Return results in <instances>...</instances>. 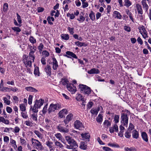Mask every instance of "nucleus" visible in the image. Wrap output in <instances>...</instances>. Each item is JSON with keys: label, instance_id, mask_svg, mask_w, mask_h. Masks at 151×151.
I'll return each instance as SVG.
<instances>
[{"label": "nucleus", "instance_id": "obj_1", "mask_svg": "<svg viewBox=\"0 0 151 151\" xmlns=\"http://www.w3.org/2000/svg\"><path fill=\"white\" fill-rule=\"evenodd\" d=\"M65 139L68 143L70 145H67V147L68 148L73 149L78 147L76 142L72 137L69 136H67L65 137Z\"/></svg>", "mask_w": 151, "mask_h": 151}, {"label": "nucleus", "instance_id": "obj_2", "mask_svg": "<svg viewBox=\"0 0 151 151\" xmlns=\"http://www.w3.org/2000/svg\"><path fill=\"white\" fill-rule=\"evenodd\" d=\"M78 87L81 93L88 95L91 93V88L86 85L81 84L79 85Z\"/></svg>", "mask_w": 151, "mask_h": 151}, {"label": "nucleus", "instance_id": "obj_3", "mask_svg": "<svg viewBox=\"0 0 151 151\" xmlns=\"http://www.w3.org/2000/svg\"><path fill=\"white\" fill-rule=\"evenodd\" d=\"M128 119L127 114V113L124 112L121 113V122L123 125L127 126L128 123Z\"/></svg>", "mask_w": 151, "mask_h": 151}, {"label": "nucleus", "instance_id": "obj_4", "mask_svg": "<svg viewBox=\"0 0 151 151\" xmlns=\"http://www.w3.org/2000/svg\"><path fill=\"white\" fill-rule=\"evenodd\" d=\"M59 106L56 104H51L47 109V113L49 114H51L52 112H54L55 110L58 109Z\"/></svg>", "mask_w": 151, "mask_h": 151}, {"label": "nucleus", "instance_id": "obj_5", "mask_svg": "<svg viewBox=\"0 0 151 151\" xmlns=\"http://www.w3.org/2000/svg\"><path fill=\"white\" fill-rule=\"evenodd\" d=\"M138 29L139 30V32L144 39H146L148 37L147 32L145 27L142 25L141 27H139Z\"/></svg>", "mask_w": 151, "mask_h": 151}, {"label": "nucleus", "instance_id": "obj_6", "mask_svg": "<svg viewBox=\"0 0 151 151\" xmlns=\"http://www.w3.org/2000/svg\"><path fill=\"white\" fill-rule=\"evenodd\" d=\"M31 140L32 144L35 146L36 148L38 147L40 149H42V146L40 142L34 138H32Z\"/></svg>", "mask_w": 151, "mask_h": 151}, {"label": "nucleus", "instance_id": "obj_7", "mask_svg": "<svg viewBox=\"0 0 151 151\" xmlns=\"http://www.w3.org/2000/svg\"><path fill=\"white\" fill-rule=\"evenodd\" d=\"M63 125L62 124H60L57 126V129L60 132L64 134L68 133L69 130L68 129L63 127Z\"/></svg>", "mask_w": 151, "mask_h": 151}, {"label": "nucleus", "instance_id": "obj_8", "mask_svg": "<svg viewBox=\"0 0 151 151\" xmlns=\"http://www.w3.org/2000/svg\"><path fill=\"white\" fill-rule=\"evenodd\" d=\"M75 127L78 129H81L84 128V126L81 121L79 120H76L74 122Z\"/></svg>", "mask_w": 151, "mask_h": 151}, {"label": "nucleus", "instance_id": "obj_9", "mask_svg": "<svg viewBox=\"0 0 151 151\" xmlns=\"http://www.w3.org/2000/svg\"><path fill=\"white\" fill-rule=\"evenodd\" d=\"M66 54L64 55V56L68 58H71V57L75 59L78 58V57L76 55L72 52L67 51L66 52Z\"/></svg>", "mask_w": 151, "mask_h": 151}, {"label": "nucleus", "instance_id": "obj_10", "mask_svg": "<svg viewBox=\"0 0 151 151\" xmlns=\"http://www.w3.org/2000/svg\"><path fill=\"white\" fill-rule=\"evenodd\" d=\"M36 47L35 46H34L33 48V49H34V50L33 51H30L29 54V59L32 60L33 62L34 61V60L35 58L34 53L35 52L36 50Z\"/></svg>", "mask_w": 151, "mask_h": 151}, {"label": "nucleus", "instance_id": "obj_11", "mask_svg": "<svg viewBox=\"0 0 151 151\" xmlns=\"http://www.w3.org/2000/svg\"><path fill=\"white\" fill-rule=\"evenodd\" d=\"M51 67L49 65H47L45 67L44 70L46 73L47 76H50L51 75Z\"/></svg>", "mask_w": 151, "mask_h": 151}, {"label": "nucleus", "instance_id": "obj_12", "mask_svg": "<svg viewBox=\"0 0 151 151\" xmlns=\"http://www.w3.org/2000/svg\"><path fill=\"white\" fill-rule=\"evenodd\" d=\"M68 90L71 92L72 93H73L76 91V88L73 84H70L67 87Z\"/></svg>", "mask_w": 151, "mask_h": 151}, {"label": "nucleus", "instance_id": "obj_13", "mask_svg": "<svg viewBox=\"0 0 151 151\" xmlns=\"http://www.w3.org/2000/svg\"><path fill=\"white\" fill-rule=\"evenodd\" d=\"M52 69L54 70H56L58 67V62L55 57L52 58Z\"/></svg>", "mask_w": 151, "mask_h": 151}, {"label": "nucleus", "instance_id": "obj_14", "mask_svg": "<svg viewBox=\"0 0 151 151\" xmlns=\"http://www.w3.org/2000/svg\"><path fill=\"white\" fill-rule=\"evenodd\" d=\"M81 136L83 140H86V141L88 142L89 141V138L90 137L89 133H82L81 134Z\"/></svg>", "mask_w": 151, "mask_h": 151}, {"label": "nucleus", "instance_id": "obj_15", "mask_svg": "<svg viewBox=\"0 0 151 151\" xmlns=\"http://www.w3.org/2000/svg\"><path fill=\"white\" fill-rule=\"evenodd\" d=\"M73 117V115L72 114H70L67 115L66 119L63 121L64 123L66 124H68L72 120Z\"/></svg>", "mask_w": 151, "mask_h": 151}, {"label": "nucleus", "instance_id": "obj_16", "mask_svg": "<svg viewBox=\"0 0 151 151\" xmlns=\"http://www.w3.org/2000/svg\"><path fill=\"white\" fill-rule=\"evenodd\" d=\"M44 102V100L42 99H40L38 100H36L35 101V104L38 107L40 108Z\"/></svg>", "mask_w": 151, "mask_h": 151}, {"label": "nucleus", "instance_id": "obj_17", "mask_svg": "<svg viewBox=\"0 0 151 151\" xmlns=\"http://www.w3.org/2000/svg\"><path fill=\"white\" fill-rule=\"evenodd\" d=\"M68 113V111L67 110L65 109H62L58 113V116L59 117L62 118L66 114Z\"/></svg>", "mask_w": 151, "mask_h": 151}, {"label": "nucleus", "instance_id": "obj_18", "mask_svg": "<svg viewBox=\"0 0 151 151\" xmlns=\"http://www.w3.org/2000/svg\"><path fill=\"white\" fill-rule=\"evenodd\" d=\"M88 73L90 74H99L100 73L99 70L98 69H96V68H93L90 70H88Z\"/></svg>", "mask_w": 151, "mask_h": 151}, {"label": "nucleus", "instance_id": "obj_19", "mask_svg": "<svg viewBox=\"0 0 151 151\" xmlns=\"http://www.w3.org/2000/svg\"><path fill=\"white\" fill-rule=\"evenodd\" d=\"M87 143L84 142H81L80 143L79 147L83 150H86L87 147Z\"/></svg>", "mask_w": 151, "mask_h": 151}, {"label": "nucleus", "instance_id": "obj_20", "mask_svg": "<svg viewBox=\"0 0 151 151\" xmlns=\"http://www.w3.org/2000/svg\"><path fill=\"white\" fill-rule=\"evenodd\" d=\"M141 136L143 140L146 142H147L148 139L147 133L145 132H142L141 133Z\"/></svg>", "mask_w": 151, "mask_h": 151}, {"label": "nucleus", "instance_id": "obj_21", "mask_svg": "<svg viewBox=\"0 0 151 151\" xmlns=\"http://www.w3.org/2000/svg\"><path fill=\"white\" fill-rule=\"evenodd\" d=\"M25 89L28 91L33 92H37L38 91L35 88L31 86H28L25 88Z\"/></svg>", "mask_w": 151, "mask_h": 151}, {"label": "nucleus", "instance_id": "obj_22", "mask_svg": "<svg viewBox=\"0 0 151 151\" xmlns=\"http://www.w3.org/2000/svg\"><path fill=\"white\" fill-rule=\"evenodd\" d=\"M132 136L134 138L137 139L139 136L138 132L136 129L134 130L132 132Z\"/></svg>", "mask_w": 151, "mask_h": 151}, {"label": "nucleus", "instance_id": "obj_23", "mask_svg": "<svg viewBox=\"0 0 151 151\" xmlns=\"http://www.w3.org/2000/svg\"><path fill=\"white\" fill-rule=\"evenodd\" d=\"M114 16L115 18H117L118 19H121L122 18V16L117 11H115L114 12Z\"/></svg>", "mask_w": 151, "mask_h": 151}, {"label": "nucleus", "instance_id": "obj_24", "mask_svg": "<svg viewBox=\"0 0 151 151\" xmlns=\"http://www.w3.org/2000/svg\"><path fill=\"white\" fill-rule=\"evenodd\" d=\"M0 122L6 124H8L9 123V120L6 119L4 117L1 116H0Z\"/></svg>", "mask_w": 151, "mask_h": 151}, {"label": "nucleus", "instance_id": "obj_25", "mask_svg": "<svg viewBox=\"0 0 151 151\" xmlns=\"http://www.w3.org/2000/svg\"><path fill=\"white\" fill-rule=\"evenodd\" d=\"M61 81L62 84L64 85H66L67 88L70 84L69 81L67 79H62Z\"/></svg>", "mask_w": 151, "mask_h": 151}, {"label": "nucleus", "instance_id": "obj_26", "mask_svg": "<svg viewBox=\"0 0 151 151\" xmlns=\"http://www.w3.org/2000/svg\"><path fill=\"white\" fill-rule=\"evenodd\" d=\"M30 107L31 108L30 109V111L32 110L33 112L35 113H37V112L38 111V109L39 108L36 105L34 104L33 108H32V106H31Z\"/></svg>", "mask_w": 151, "mask_h": 151}, {"label": "nucleus", "instance_id": "obj_27", "mask_svg": "<svg viewBox=\"0 0 151 151\" xmlns=\"http://www.w3.org/2000/svg\"><path fill=\"white\" fill-rule=\"evenodd\" d=\"M46 145L49 147L50 151H51L52 150H53V146L52 145L53 144V142H52L48 141L46 142Z\"/></svg>", "mask_w": 151, "mask_h": 151}, {"label": "nucleus", "instance_id": "obj_28", "mask_svg": "<svg viewBox=\"0 0 151 151\" xmlns=\"http://www.w3.org/2000/svg\"><path fill=\"white\" fill-rule=\"evenodd\" d=\"M89 17L92 21H93L95 20V14L92 11H91L89 14Z\"/></svg>", "mask_w": 151, "mask_h": 151}, {"label": "nucleus", "instance_id": "obj_29", "mask_svg": "<svg viewBox=\"0 0 151 151\" xmlns=\"http://www.w3.org/2000/svg\"><path fill=\"white\" fill-rule=\"evenodd\" d=\"M99 110V108L98 107L96 109H92L90 111L91 113L93 114H95L96 115H97L98 113V111Z\"/></svg>", "mask_w": 151, "mask_h": 151}, {"label": "nucleus", "instance_id": "obj_30", "mask_svg": "<svg viewBox=\"0 0 151 151\" xmlns=\"http://www.w3.org/2000/svg\"><path fill=\"white\" fill-rule=\"evenodd\" d=\"M124 149L125 151H137L136 149L134 147H131L129 148L127 147H125Z\"/></svg>", "mask_w": 151, "mask_h": 151}, {"label": "nucleus", "instance_id": "obj_31", "mask_svg": "<svg viewBox=\"0 0 151 151\" xmlns=\"http://www.w3.org/2000/svg\"><path fill=\"white\" fill-rule=\"evenodd\" d=\"M47 20L48 21V23L50 25H52L53 24V23L51 22V20L53 22L54 21L55 19L52 17L48 16L47 18Z\"/></svg>", "mask_w": 151, "mask_h": 151}, {"label": "nucleus", "instance_id": "obj_32", "mask_svg": "<svg viewBox=\"0 0 151 151\" xmlns=\"http://www.w3.org/2000/svg\"><path fill=\"white\" fill-rule=\"evenodd\" d=\"M96 120L99 123H101L103 120V116L101 114H99L96 118Z\"/></svg>", "mask_w": 151, "mask_h": 151}, {"label": "nucleus", "instance_id": "obj_33", "mask_svg": "<svg viewBox=\"0 0 151 151\" xmlns=\"http://www.w3.org/2000/svg\"><path fill=\"white\" fill-rule=\"evenodd\" d=\"M1 90L2 91H9L10 88L8 87H4L3 85L1 86L0 88Z\"/></svg>", "mask_w": 151, "mask_h": 151}, {"label": "nucleus", "instance_id": "obj_34", "mask_svg": "<svg viewBox=\"0 0 151 151\" xmlns=\"http://www.w3.org/2000/svg\"><path fill=\"white\" fill-rule=\"evenodd\" d=\"M132 5V2L129 0H124V5L129 7Z\"/></svg>", "mask_w": 151, "mask_h": 151}, {"label": "nucleus", "instance_id": "obj_35", "mask_svg": "<svg viewBox=\"0 0 151 151\" xmlns=\"http://www.w3.org/2000/svg\"><path fill=\"white\" fill-rule=\"evenodd\" d=\"M61 38L64 40H67L69 38V35L68 34H63L61 35Z\"/></svg>", "mask_w": 151, "mask_h": 151}, {"label": "nucleus", "instance_id": "obj_36", "mask_svg": "<svg viewBox=\"0 0 151 151\" xmlns=\"http://www.w3.org/2000/svg\"><path fill=\"white\" fill-rule=\"evenodd\" d=\"M77 20L78 21L80 22H82L84 21L85 17L83 16L81 14H80L79 15V18H78Z\"/></svg>", "mask_w": 151, "mask_h": 151}, {"label": "nucleus", "instance_id": "obj_37", "mask_svg": "<svg viewBox=\"0 0 151 151\" xmlns=\"http://www.w3.org/2000/svg\"><path fill=\"white\" fill-rule=\"evenodd\" d=\"M75 44L78 47H81L83 46H85L86 44L83 42H82L79 41H77L75 42Z\"/></svg>", "mask_w": 151, "mask_h": 151}, {"label": "nucleus", "instance_id": "obj_38", "mask_svg": "<svg viewBox=\"0 0 151 151\" xmlns=\"http://www.w3.org/2000/svg\"><path fill=\"white\" fill-rule=\"evenodd\" d=\"M104 124L106 128H107L108 127L110 126L111 125V123L108 120H106L104 123Z\"/></svg>", "mask_w": 151, "mask_h": 151}, {"label": "nucleus", "instance_id": "obj_39", "mask_svg": "<svg viewBox=\"0 0 151 151\" xmlns=\"http://www.w3.org/2000/svg\"><path fill=\"white\" fill-rule=\"evenodd\" d=\"M130 133L131 131H130L127 130V131L125 133V137L127 138H129L131 136Z\"/></svg>", "mask_w": 151, "mask_h": 151}, {"label": "nucleus", "instance_id": "obj_40", "mask_svg": "<svg viewBox=\"0 0 151 151\" xmlns=\"http://www.w3.org/2000/svg\"><path fill=\"white\" fill-rule=\"evenodd\" d=\"M34 74L35 76L38 75V76H39V71L38 67L36 66L35 67L34 70Z\"/></svg>", "mask_w": 151, "mask_h": 151}, {"label": "nucleus", "instance_id": "obj_41", "mask_svg": "<svg viewBox=\"0 0 151 151\" xmlns=\"http://www.w3.org/2000/svg\"><path fill=\"white\" fill-rule=\"evenodd\" d=\"M108 145L112 147H119V145L117 143H109L108 144Z\"/></svg>", "mask_w": 151, "mask_h": 151}, {"label": "nucleus", "instance_id": "obj_42", "mask_svg": "<svg viewBox=\"0 0 151 151\" xmlns=\"http://www.w3.org/2000/svg\"><path fill=\"white\" fill-rule=\"evenodd\" d=\"M34 133L39 138L42 139V134L38 131L35 130Z\"/></svg>", "mask_w": 151, "mask_h": 151}, {"label": "nucleus", "instance_id": "obj_43", "mask_svg": "<svg viewBox=\"0 0 151 151\" xmlns=\"http://www.w3.org/2000/svg\"><path fill=\"white\" fill-rule=\"evenodd\" d=\"M37 113H34L32 114L31 117L34 121H37Z\"/></svg>", "mask_w": 151, "mask_h": 151}, {"label": "nucleus", "instance_id": "obj_44", "mask_svg": "<svg viewBox=\"0 0 151 151\" xmlns=\"http://www.w3.org/2000/svg\"><path fill=\"white\" fill-rule=\"evenodd\" d=\"M30 42L32 44L35 43L36 42V39L32 36H31L29 38Z\"/></svg>", "mask_w": 151, "mask_h": 151}, {"label": "nucleus", "instance_id": "obj_45", "mask_svg": "<svg viewBox=\"0 0 151 151\" xmlns=\"http://www.w3.org/2000/svg\"><path fill=\"white\" fill-rule=\"evenodd\" d=\"M48 104H47L43 107V109L42 111V112L43 114H45L47 112V106Z\"/></svg>", "mask_w": 151, "mask_h": 151}, {"label": "nucleus", "instance_id": "obj_46", "mask_svg": "<svg viewBox=\"0 0 151 151\" xmlns=\"http://www.w3.org/2000/svg\"><path fill=\"white\" fill-rule=\"evenodd\" d=\"M12 29L14 31L17 32H19L21 31V29L18 27H12Z\"/></svg>", "mask_w": 151, "mask_h": 151}, {"label": "nucleus", "instance_id": "obj_47", "mask_svg": "<svg viewBox=\"0 0 151 151\" xmlns=\"http://www.w3.org/2000/svg\"><path fill=\"white\" fill-rule=\"evenodd\" d=\"M68 29L70 34L72 35L74 33V28L73 27L71 28L69 27H68Z\"/></svg>", "mask_w": 151, "mask_h": 151}, {"label": "nucleus", "instance_id": "obj_48", "mask_svg": "<svg viewBox=\"0 0 151 151\" xmlns=\"http://www.w3.org/2000/svg\"><path fill=\"white\" fill-rule=\"evenodd\" d=\"M21 110L22 111H25L26 110V108L25 105L24 104H22L20 105L19 106Z\"/></svg>", "mask_w": 151, "mask_h": 151}, {"label": "nucleus", "instance_id": "obj_49", "mask_svg": "<svg viewBox=\"0 0 151 151\" xmlns=\"http://www.w3.org/2000/svg\"><path fill=\"white\" fill-rule=\"evenodd\" d=\"M119 115H115L114 117V121L116 124L118 123L119 122Z\"/></svg>", "mask_w": 151, "mask_h": 151}, {"label": "nucleus", "instance_id": "obj_50", "mask_svg": "<svg viewBox=\"0 0 151 151\" xmlns=\"http://www.w3.org/2000/svg\"><path fill=\"white\" fill-rule=\"evenodd\" d=\"M42 53L43 55H45V58L48 57L50 55L49 53L46 50H43L42 51Z\"/></svg>", "mask_w": 151, "mask_h": 151}, {"label": "nucleus", "instance_id": "obj_51", "mask_svg": "<svg viewBox=\"0 0 151 151\" xmlns=\"http://www.w3.org/2000/svg\"><path fill=\"white\" fill-rule=\"evenodd\" d=\"M20 143L22 145H26L27 142L26 140L22 138V137H21L20 138Z\"/></svg>", "mask_w": 151, "mask_h": 151}, {"label": "nucleus", "instance_id": "obj_52", "mask_svg": "<svg viewBox=\"0 0 151 151\" xmlns=\"http://www.w3.org/2000/svg\"><path fill=\"white\" fill-rule=\"evenodd\" d=\"M33 96L31 95H29L28 98V103L30 105L32 103Z\"/></svg>", "mask_w": 151, "mask_h": 151}, {"label": "nucleus", "instance_id": "obj_53", "mask_svg": "<svg viewBox=\"0 0 151 151\" xmlns=\"http://www.w3.org/2000/svg\"><path fill=\"white\" fill-rule=\"evenodd\" d=\"M55 145L59 148H62L63 147V145L58 141H56L55 143Z\"/></svg>", "mask_w": 151, "mask_h": 151}, {"label": "nucleus", "instance_id": "obj_54", "mask_svg": "<svg viewBox=\"0 0 151 151\" xmlns=\"http://www.w3.org/2000/svg\"><path fill=\"white\" fill-rule=\"evenodd\" d=\"M20 128L18 126H16L14 129V132L15 133H18L20 131Z\"/></svg>", "mask_w": 151, "mask_h": 151}, {"label": "nucleus", "instance_id": "obj_55", "mask_svg": "<svg viewBox=\"0 0 151 151\" xmlns=\"http://www.w3.org/2000/svg\"><path fill=\"white\" fill-rule=\"evenodd\" d=\"M44 47V45L42 43H41L39 45L38 47V49L39 50V52H41L42 51V49Z\"/></svg>", "mask_w": 151, "mask_h": 151}, {"label": "nucleus", "instance_id": "obj_56", "mask_svg": "<svg viewBox=\"0 0 151 151\" xmlns=\"http://www.w3.org/2000/svg\"><path fill=\"white\" fill-rule=\"evenodd\" d=\"M55 136L57 138L59 139L60 140H61V139H62V136L61 135V134L60 133H58L57 134H56L55 135Z\"/></svg>", "mask_w": 151, "mask_h": 151}, {"label": "nucleus", "instance_id": "obj_57", "mask_svg": "<svg viewBox=\"0 0 151 151\" xmlns=\"http://www.w3.org/2000/svg\"><path fill=\"white\" fill-rule=\"evenodd\" d=\"M3 100L4 101V102L6 103V104L9 105L10 104V101L8 100L7 98L6 97H4L3 98Z\"/></svg>", "mask_w": 151, "mask_h": 151}, {"label": "nucleus", "instance_id": "obj_58", "mask_svg": "<svg viewBox=\"0 0 151 151\" xmlns=\"http://www.w3.org/2000/svg\"><path fill=\"white\" fill-rule=\"evenodd\" d=\"M17 20L18 23L19 24L22 23V20L20 16L18 14H17Z\"/></svg>", "mask_w": 151, "mask_h": 151}, {"label": "nucleus", "instance_id": "obj_59", "mask_svg": "<svg viewBox=\"0 0 151 151\" xmlns=\"http://www.w3.org/2000/svg\"><path fill=\"white\" fill-rule=\"evenodd\" d=\"M22 117L25 119L27 118L28 117L27 115V113L26 112H22L21 113Z\"/></svg>", "mask_w": 151, "mask_h": 151}, {"label": "nucleus", "instance_id": "obj_60", "mask_svg": "<svg viewBox=\"0 0 151 151\" xmlns=\"http://www.w3.org/2000/svg\"><path fill=\"white\" fill-rule=\"evenodd\" d=\"M134 129V126L133 125V124L132 123L129 124V126L128 128V130L131 131Z\"/></svg>", "mask_w": 151, "mask_h": 151}, {"label": "nucleus", "instance_id": "obj_61", "mask_svg": "<svg viewBox=\"0 0 151 151\" xmlns=\"http://www.w3.org/2000/svg\"><path fill=\"white\" fill-rule=\"evenodd\" d=\"M102 149L105 151H112V150L110 148L108 147H103Z\"/></svg>", "mask_w": 151, "mask_h": 151}, {"label": "nucleus", "instance_id": "obj_62", "mask_svg": "<svg viewBox=\"0 0 151 151\" xmlns=\"http://www.w3.org/2000/svg\"><path fill=\"white\" fill-rule=\"evenodd\" d=\"M41 61L42 65H45L46 64V59H45V58H42L41 60Z\"/></svg>", "mask_w": 151, "mask_h": 151}, {"label": "nucleus", "instance_id": "obj_63", "mask_svg": "<svg viewBox=\"0 0 151 151\" xmlns=\"http://www.w3.org/2000/svg\"><path fill=\"white\" fill-rule=\"evenodd\" d=\"M112 128L116 132H118V127L117 124H115L114 125V127Z\"/></svg>", "mask_w": 151, "mask_h": 151}, {"label": "nucleus", "instance_id": "obj_64", "mask_svg": "<svg viewBox=\"0 0 151 151\" xmlns=\"http://www.w3.org/2000/svg\"><path fill=\"white\" fill-rule=\"evenodd\" d=\"M93 104V103L91 102H89L87 105L88 108L90 109L92 107Z\"/></svg>", "mask_w": 151, "mask_h": 151}]
</instances>
